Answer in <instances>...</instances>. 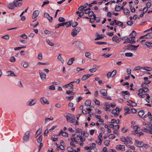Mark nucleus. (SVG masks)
Returning <instances> with one entry per match:
<instances>
[{
    "instance_id": "nucleus-44",
    "label": "nucleus",
    "mask_w": 152,
    "mask_h": 152,
    "mask_svg": "<svg viewBox=\"0 0 152 152\" xmlns=\"http://www.w3.org/2000/svg\"><path fill=\"white\" fill-rule=\"evenodd\" d=\"M80 43V42L79 41H76L75 42H73L72 43V44L73 45H74V46H77V45H79V44Z\"/></svg>"
},
{
    "instance_id": "nucleus-41",
    "label": "nucleus",
    "mask_w": 152,
    "mask_h": 152,
    "mask_svg": "<svg viewBox=\"0 0 152 152\" xmlns=\"http://www.w3.org/2000/svg\"><path fill=\"white\" fill-rule=\"evenodd\" d=\"M42 129H39L36 132V134H37V135H39L42 132Z\"/></svg>"
},
{
    "instance_id": "nucleus-30",
    "label": "nucleus",
    "mask_w": 152,
    "mask_h": 152,
    "mask_svg": "<svg viewBox=\"0 0 152 152\" xmlns=\"http://www.w3.org/2000/svg\"><path fill=\"white\" fill-rule=\"evenodd\" d=\"M125 55L126 56L128 57H131L133 55V54L131 53H125Z\"/></svg>"
},
{
    "instance_id": "nucleus-16",
    "label": "nucleus",
    "mask_w": 152,
    "mask_h": 152,
    "mask_svg": "<svg viewBox=\"0 0 152 152\" xmlns=\"http://www.w3.org/2000/svg\"><path fill=\"white\" fill-rule=\"evenodd\" d=\"M100 92L103 96H106L107 95V91L105 89H102L100 90Z\"/></svg>"
},
{
    "instance_id": "nucleus-54",
    "label": "nucleus",
    "mask_w": 152,
    "mask_h": 152,
    "mask_svg": "<svg viewBox=\"0 0 152 152\" xmlns=\"http://www.w3.org/2000/svg\"><path fill=\"white\" fill-rule=\"evenodd\" d=\"M126 71L128 75H130L131 73V69L130 68H128L126 69Z\"/></svg>"
},
{
    "instance_id": "nucleus-52",
    "label": "nucleus",
    "mask_w": 152,
    "mask_h": 152,
    "mask_svg": "<svg viewBox=\"0 0 152 152\" xmlns=\"http://www.w3.org/2000/svg\"><path fill=\"white\" fill-rule=\"evenodd\" d=\"M143 67H142L140 66H136L134 69V70H139L141 69H143Z\"/></svg>"
},
{
    "instance_id": "nucleus-55",
    "label": "nucleus",
    "mask_w": 152,
    "mask_h": 152,
    "mask_svg": "<svg viewBox=\"0 0 152 152\" xmlns=\"http://www.w3.org/2000/svg\"><path fill=\"white\" fill-rule=\"evenodd\" d=\"M106 110L107 111H110V109L109 110V109L110 107V105L106 104Z\"/></svg>"
},
{
    "instance_id": "nucleus-31",
    "label": "nucleus",
    "mask_w": 152,
    "mask_h": 152,
    "mask_svg": "<svg viewBox=\"0 0 152 152\" xmlns=\"http://www.w3.org/2000/svg\"><path fill=\"white\" fill-rule=\"evenodd\" d=\"M46 41L47 43L50 46H53L54 45V43L50 42L49 39H46Z\"/></svg>"
},
{
    "instance_id": "nucleus-36",
    "label": "nucleus",
    "mask_w": 152,
    "mask_h": 152,
    "mask_svg": "<svg viewBox=\"0 0 152 152\" xmlns=\"http://www.w3.org/2000/svg\"><path fill=\"white\" fill-rule=\"evenodd\" d=\"M77 33L73 29L71 32V35L73 37H75L77 35Z\"/></svg>"
},
{
    "instance_id": "nucleus-33",
    "label": "nucleus",
    "mask_w": 152,
    "mask_h": 152,
    "mask_svg": "<svg viewBox=\"0 0 152 152\" xmlns=\"http://www.w3.org/2000/svg\"><path fill=\"white\" fill-rule=\"evenodd\" d=\"M42 136L41 135L39 136V137L37 139V141L39 143H41L42 140Z\"/></svg>"
},
{
    "instance_id": "nucleus-26",
    "label": "nucleus",
    "mask_w": 152,
    "mask_h": 152,
    "mask_svg": "<svg viewBox=\"0 0 152 152\" xmlns=\"http://www.w3.org/2000/svg\"><path fill=\"white\" fill-rule=\"evenodd\" d=\"M65 23H62L58 24L56 26L55 28H58L59 27L61 26H64L65 25Z\"/></svg>"
},
{
    "instance_id": "nucleus-25",
    "label": "nucleus",
    "mask_w": 152,
    "mask_h": 152,
    "mask_svg": "<svg viewBox=\"0 0 152 152\" xmlns=\"http://www.w3.org/2000/svg\"><path fill=\"white\" fill-rule=\"evenodd\" d=\"M91 103V101L89 99L86 100L85 102V105L86 106H90Z\"/></svg>"
},
{
    "instance_id": "nucleus-53",
    "label": "nucleus",
    "mask_w": 152,
    "mask_h": 152,
    "mask_svg": "<svg viewBox=\"0 0 152 152\" xmlns=\"http://www.w3.org/2000/svg\"><path fill=\"white\" fill-rule=\"evenodd\" d=\"M49 88L52 90H54L55 89V87L53 85H52L49 86Z\"/></svg>"
},
{
    "instance_id": "nucleus-58",
    "label": "nucleus",
    "mask_w": 152,
    "mask_h": 152,
    "mask_svg": "<svg viewBox=\"0 0 152 152\" xmlns=\"http://www.w3.org/2000/svg\"><path fill=\"white\" fill-rule=\"evenodd\" d=\"M28 65V64L27 62H25L23 65V67L24 68H27Z\"/></svg>"
},
{
    "instance_id": "nucleus-60",
    "label": "nucleus",
    "mask_w": 152,
    "mask_h": 152,
    "mask_svg": "<svg viewBox=\"0 0 152 152\" xmlns=\"http://www.w3.org/2000/svg\"><path fill=\"white\" fill-rule=\"evenodd\" d=\"M94 15V12L93 11H90L89 12L88 15L90 17H91Z\"/></svg>"
},
{
    "instance_id": "nucleus-45",
    "label": "nucleus",
    "mask_w": 152,
    "mask_h": 152,
    "mask_svg": "<svg viewBox=\"0 0 152 152\" xmlns=\"http://www.w3.org/2000/svg\"><path fill=\"white\" fill-rule=\"evenodd\" d=\"M121 39H112L113 40L116 42L118 43L121 40Z\"/></svg>"
},
{
    "instance_id": "nucleus-43",
    "label": "nucleus",
    "mask_w": 152,
    "mask_h": 152,
    "mask_svg": "<svg viewBox=\"0 0 152 152\" xmlns=\"http://www.w3.org/2000/svg\"><path fill=\"white\" fill-rule=\"evenodd\" d=\"M10 61L11 62H14L15 61V58L14 56H12L10 57Z\"/></svg>"
},
{
    "instance_id": "nucleus-15",
    "label": "nucleus",
    "mask_w": 152,
    "mask_h": 152,
    "mask_svg": "<svg viewBox=\"0 0 152 152\" xmlns=\"http://www.w3.org/2000/svg\"><path fill=\"white\" fill-rule=\"evenodd\" d=\"M127 39V42H126V41H124V43H126L127 42H129L130 43H133L134 44L135 42V41L134 40V39Z\"/></svg>"
},
{
    "instance_id": "nucleus-37",
    "label": "nucleus",
    "mask_w": 152,
    "mask_h": 152,
    "mask_svg": "<svg viewBox=\"0 0 152 152\" xmlns=\"http://www.w3.org/2000/svg\"><path fill=\"white\" fill-rule=\"evenodd\" d=\"M73 29L76 32L78 33L80 31L81 28L80 27H78L76 28H74Z\"/></svg>"
},
{
    "instance_id": "nucleus-34",
    "label": "nucleus",
    "mask_w": 152,
    "mask_h": 152,
    "mask_svg": "<svg viewBox=\"0 0 152 152\" xmlns=\"http://www.w3.org/2000/svg\"><path fill=\"white\" fill-rule=\"evenodd\" d=\"M145 43L146 46L148 47H149V48H150V47H152V43L151 42H146Z\"/></svg>"
},
{
    "instance_id": "nucleus-64",
    "label": "nucleus",
    "mask_w": 152,
    "mask_h": 152,
    "mask_svg": "<svg viewBox=\"0 0 152 152\" xmlns=\"http://www.w3.org/2000/svg\"><path fill=\"white\" fill-rule=\"evenodd\" d=\"M148 8L146 7H144L143 9V12H144V13H145L147 11Z\"/></svg>"
},
{
    "instance_id": "nucleus-32",
    "label": "nucleus",
    "mask_w": 152,
    "mask_h": 152,
    "mask_svg": "<svg viewBox=\"0 0 152 152\" xmlns=\"http://www.w3.org/2000/svg\"><path fill=\"white\" fill-rule=\"evenodd\" d=\"M61 134L62 135L65 137H67L68 136V134L66 133V132L63 131L62 130H61Z\"/></svg>"
},
{
    "instance_id": "nucleus-38",
    "label": "nucleus",
    "mask_w": 152,
    "mask_h": 152,
    "mask_svg": "<svg viewBox=\"0 0 152 152\" xmlns=\"http://www.w3.org/2000/svg\"><path fill=\"white\" fill-rule=\"evenodd\" d=\"M51 139L53 141H55L58 139V138L57 136L53 135L51 137Z\"/></svg>"
},
{
    "instance_id": "nucleus-46",
    "label": "nucleus",
    "mask_w": 152,
    "mask_h": 152,
    "mask_svg": "<svg viewBox=\"0 0 152 152\" xmlns=\"http://www.w3.org/2000/svg\"><path fill=\"white\" fill-rule=\"evenodd\" d=\"M72 27H75L78 25V23L76 21H74L72 23Z\"/></svg>"
},
{
    "instance_id": "nucleus-12",
    "label": "nucleus",
    "mask_w": 152,
    "mask_h": 152,
    "mask_svg": "<svg viewBox=\"0 0 152 152\" xmlns=\"http://www.w3.org/2000/svg\"><path fill=\"white\" fill-rule=\"evenodd\" d=\"M115 9L116 11H119L121 9L124 10V2L123 3V5L121 7L119 6L116 5Z\"/></svg>"
},
{
    "instance_id": "nucleus-10",
    "label": "nucleus",
    "mask_w": 152,
    "mask_h": 152,
    "mask_svg": "<svg viewBox=\"0 0 152 152\" xmlns=\"http://www.w3.org/2000/svg\"><path fill=\"white\" fill-rule=\"evenodd\" d=\"M39 14V11L38 10H36L33 12L32 17L33 19H36L37 17L38 16Z\"/></svg>"
},
{
    "instance_id": "nucleus-19",
    "label": "nucleus",
    "mask_w": 152,
    "mask_h": 152,
    "mask_svg": "<svg viewBox=\"0 0 152 152\" xmlns=\"http://www.w3.org/2000/svg\"><path fill=\"white\" fill-rule=\"evenodd\" d=\"M123 145H119L116 146V148L118 150L123 151L124 149V148H123Z\"/></svg>"
},
{
    "instance_id": "nucleus-29",
    "label": "nucleus",
    "mask_w": 152,
    "mask_h": 152,
    "mask_svg": "<svg viewBox=\"0 0 152 152\" xmlns=\"http://www.w3.org/2000/svg\"><path fill=\"white\" fill-rule=\"evenodd\" d=\"M85 56L88 58L91 59V58L90 57L91 53L90 52H86L85 53Z\"/></svg>"
},
{
    "instance_id": "nucleus-47",
    "label": "nucleus",
    "mask_w": 152,
    "mask_h": 152,
    "mask_svg": "<svg viewBox=\"0 0 152 152\" xmlns=\"http://www.w3.org/2000/svg\"><path fill=\"white\" fill-rule=\"evenodd\" d=\"M58 21L60 22H63L65 21V19L64 18L60 17L58 19Z\"/></svg>"
},
{
    "instance_id": "nucleus-27",
    "label": "nucleus",
    "mask_w": 152,
    "mask_h": 152,
    "mask_svg": "<svg viewBox=\"0 0 152 152\" xmlns=\"http://www.w3.org/2000/svg\"><path fill=\"white\" fill-rule=\"evenodd\" d=\"M53 117L51 116L50 118H45V123H46L47 122L53 120Z\"/></svg>"
},
{
    "instance_id": "nucleus-7",
    "label": "nucleus",
    "mask_w": 152,
    "mask_h": 152,
    "mask_svg": "<svg viewBox=\"0 0 152 152\" xmlns=\"http://www.w3.org/2000/svg\"><path fill=\"white\" fill-rule=\"evenodd\" d=\"M45 18H47L50 22L51 23L53 21V17L50 16L48 13L45 12L44 14Z\"/></svg>"
},
{
    "instance_id": "nucleus-22",
    "label": "nucleus",
    "mask_w": 152,
    "mask_h": 152,
    "mask_svg": "<svg viewBox=\"0 0 152 152\" xmlns=\"http://www.w3.org/2000/svg\"><path fill=\"white\" fill-rule=\"evenodd\" d=\"M61 54H59V55L58 56L57 59L58 60L61 61V62L63 63L64 62V60L63 58L61 57Z\"/></svg>"
},
{
    "instance_id": "nucleus-63",
    "label": "nucleus",
    "mask_w": 152,
    "mask_h": 152,
    "mask_svg": "<svg viewBox=\"0 0 152 152\" xmlns=\"http://www.w3.org/2000/svg\"><path fill=\"white\" fill-rule=\"evenodd\" d=\"M123 22L119 21H118L116 25H117L118 26H121L123 25Z\"/></svg>"
},
{
    "instance_id": "nucleus-62",
    "label": "nucleus",
    "mask_w": 152,
    "mask_h": 152,
    "mask_svg": "<svg viewBox=\"0 0 152 152\" xmlns=\"http://www.w3.org/2000/svg\"><path fill=\"white\" fill-rule=\"evenodd\" d=\"M112 75H113L112 77L114 76L116 73V70L115 69L114 70L111 72Z\"/></svg>"
},
{
    "instance_id": "nucleus-48",
    "label": "nucleus",
    "mask_w": 152,
    "mask_h": 152,
    "mask_svg": "<svg viewBox=\"0 0 152 152\" xmlns=\"http://www.w3.org/2000/svg\"><path fill=\"white\" fill-rule=\"evenodd\" d=\"M110 141L108 140H106L104 142V144L105 145L108 146L109 145Z\"/></svg>"
},
{
    "instance_id": "nucleus-51",
    "label": "nucleus",
    "mask_w": 152,
    "mask_h": 152,
    "mask_svg": "<svg viewBox=\"0 0 152 152\" xmlns=\"http://www.w3.org/2000/svg\"><path fill=\"white\" fill-rule=\"evenodd\" d=\"M141 131H142L145 132L146 133H148V132H149V130H148V129L145 128V127H143L141 129Z\"/></svg>"
},
{
    "instance_id": "nucleus-20",
    "label": "nucleus",
    "mask_w": 152,
    "mask_h": 152,
    "mask_svg": "<svg viewBox=\"0 0 152 152\" xmlns=\"http://www.w3.org/2000/svg\"><path fill=\"white\" fill-rule=\"evenodd\" d=\"M82 133H81L80 134H78L77 135V137H79V138L80 140V141L81 142H83L85 141L86 139L84 137H83V138L82 137H82Z\"/></svg>"
},
{
    "instance_id": "nucleus-4",
    "label": "nucleus",
    "mask_w": 152,
    "mask_h": 152,
    "mask_svg": "<svg viewBox=\"0 0 152 152\" xmlns=\"http://www.w3.org/2000/svg\"><path fill=\"white\" fill-rule=\"evenodd\" d=\"M139 46V45H129L127 46H126L125 47V50H136L137 49V48Z\"/></svg>"
},
{
    "instance_id": "nucleus-18",
    "label": "nucleus",
    "mask_w": 152,
    "mask_h": 152,
    "mask_svg": "<svg viewBox=\"0 0 152 152\" xmlns=\"http://www.w3.org/2000/svg\"><path fill=\"white\" fill-rule=\"evenodd\" d=\"M137 33L134 31H132V33L130 34V37L131 38H135Z\"/></svg>"
},
{
    "instance_id": "nucleus-6",
    "label": "nucleus",
    "mask_w": 152,
    "mask_h": 152,
    "mask_svg": "<svg viewBox=\"0 0 152 152\" xmlns=\"http://www.w3.org/2000/svg\"><path fill=\"white\" fill-rule=\"evenodd\" d=\"M39 72L40 75V78L42 80H44L46 79V75L45 73L42 72V71L39 70Z\"/></svg>"
},
{
    "instance_id": "nucleus-1",
    "label": "nucleus",
    "mask_w": 152,
    "mask_h": 152,
    "mask_svg": "<svg viewBox=\"0 0 152 152\" xmlns=\"http://www.w3.org/2000/svg\"><path fill=\"white\" fill-rule=\"evenodd\" d=\"M22 4L20 2H18V0H14L13 3H10L8 4L7 7L10 9H13L15 7H18L21 6Z\"/></svg>"
},
{
    "instance_id": "nucleus-39",
    "label": "nucleus",
    "mask_w": 152,
    "mask_h": 152,
    "mask_svg": "<svg viewBox=\"0 0 152 152\" xmlns=\"http://www.w3.org/2000/svg\"><path fill=\"white\" fill-rule=\"evenodd\" d=\"M38 59L39 60H42V53H40L38 55Z\"/></svg>"
},
{
    "instance_id": "nucleus-42",
    "label": "nucleus",
    "mask_w": 152,
    "mask_h": 152,
    "mask_svg": "<svg viewBox=\"0 0 152 152\" xmlns=\"http://www.w3.org/2000/svg\"><path fill=\"white\" fill-rule=\"evenodd\" d=\"M144 147L145 148H148L150 147V146L149 145L147 144H144L143 142L142 147Z\"/></svg>"
},
{
    "instance_id": "nucleus-61",
    "label": "nucleus",
    "mask_w": 152,
    "mask_h": 152,
    "mask_svg": "<svg viewBox=\"0 0 152 152\" xmlns=\"http://www.w3.org/2000/svg\"><path fill=\"white\" fill-rule=\"evenodd\" d=\"M133 126L134 127V130H136L137 131H139V130H138V129L139 128V127L137 125H136L135 126L134 125H133Z\"/></svg>"
},
{
    "instance_id": "nucleus-9",
    "label": "nucleus",
    "mask_w": 152,
    "mask_h": 152,
    "mask_svg": "<svg viewBox=\"0 0 152 152\" xmlns=\"http://www.w3.org/2000/svg\"><path fill=\"white\" fill-rule=\"evenodd\" d=\"M40 101L42 104H49V102L45 98L42 97L40 99Z\"/></svg>"
},
{
    "instance_id": "nucleus-14",
    "label": "nucleus",
    "mask_w": 152,
    "mask_h": 152,
    "mask_svg": "<svg viewBox=\"0 0 152 152\" xmlns=\"http://www.w3.org/2000/svg\"><path fill=\"white\" fill-rule=\"evenodd\" d=\"M91 75H90L89 74L84 75H83L81 78V80L83 81L86 80L89 78Z\"/></svg>"
},
{
    "instance_id": "nucleus-35",
    "label": "nucleus",
    "mask_w": 152,
    "mask_h": 152,
    "mask_svg": "<svg viewBox=\"0 0 152 152\" xmlns=\"http://www.w3.org/2000/svg\"><path fill=\"white\" fill-rule=\"evenodd\" d=\"M144 111L143 110L140 111L138 113V115L140 117L142 116L144 114Z\"/></svg>"
},
{
    "instance_id": "nucleus-23",
    "label": "nucleus",
    "mask_w": 152,
    "mask_h": 152,
    "mask_svg": "<svg viewBox=\"0 0 152 152\" xmlns=\"http://www.w3.org/2000/svg\"><path fill=\"white\" fill-rule=\"evenodd\" d=\"M65 23V25L66 27H68L71 26L72 23V20H70L67 22H64Z\"/></svg>"
},
{
    "instance_id": "nucleus-8",
    "label": "nucleus",
    "mask_w": 152,
    "mask_h": 152,
    "mask_svg": "<svg viewBox=\"0 0 152 152\" xmlns=\"http://www.w3.org/2000/svg\"><path fill=\"white\" fill-rule=\"evenodd\" d=\"M135 144L138 147H142L143 142L142 141H139L137 140H135Z\"/></svg>"
},
{
    "instance_id": "nucleus-2",
    "label": "nucleus",
    "mask_w": 152,
    "mask_h": 152,
    "mask_svg": "<svg viewBox=\"0 0 152 152\" xmlns=\"http://www.w3.org/2000/svg\"><path fill=\"white\" fill-rule=\"evenodd\" d=\"M66 118L67 121L70 123H72L74 125L78 124L77 121L76 120H75V117L74 116H69L68 115L66 116Z\"/></svg>"
},
{
    "instance_id": "nucleus-5",
    "label": "nucleus",
    "mask_w": 152,
    "mask_h": 152,
    "mask_svg": "<svg viewBox=\"0 0 152 152\" xmlns=\"http://www.w3.org/2000/svg\"><path fill=\"white\" fill-rule=\"evenodd\" d=\"M120 109L118 107H117L115 109L113 110L112 113L115 115H118L119 114Z\"/></svg>"
},
{
    "instance_id": "nucleus-28",
    "label": "nucleus",
    "mask_w": 152,
    "mask_h": 152,
    "mask_svg": "<svg viewBox=\"0 0 152 152\" xmlns=\"http://www.w3.org/2000/svg\"><path fill=\"white\" fill-rule=\"evenodd\" d=\"M143 69L147 71H151L152 70V69L151 67H148L147 66L143 67Z\"/></svg>"
},
{
    "instance_id": "nucleus-57",
    "label": "nucleus",
    "mask_w": 152,
    "mask_h": 152,
    "mask_svg": "<svg viewBox=\"0 0 152 152\" xmlns=\"http://www.w3.org/2000/svg\"><path fill=\"white\" fill-rule=\"evenodd\" d=\"M84 9H85L84 6L83 5H82L79 7L78 10L79 11H81Z\"/></svg>"
},
{
    "instance_id": "nucleus-17",
    "label": "nucleus",
    "mask_w": 152,
    "mask_h": 152,
    "mask_svg": "<svg viewBox=\"0 0 152 152\" xmlns=\"http://www.w3.org/2000/svg\"><path fill=\"white\" fill-rule=\"evenodd\" d=\"M75 58L73 57L72 58L70 59H69L67 62V64L68 65H71L73 62L75 60Z\"/></svg>"
},
{
    "instance_id": "nucleus-13",
    "label": "nucleus",
    "mask_w": 152,
    "mask_h": 152,
    "mask_svg": "<svg viewBox=\"0 0 152 152\" xmlns=\"http://www.w3.org/2000/svg\"><path fill=\"white\" fill-rule=\"evenodd\" d=\"M29 137V132H27L25 133V134L23 137V140H28Z\"/></svg>"
},
{
    "instance_id": "nucleus-50",
    "label": "nucleus",
    "mask_w": 152,
    "mask_h": 152,
    "mask_svg": "<svg viewBox=\"0 0 152 152\" xmlns=\"http://www.w3.org/2000/svg\"><path fill=\"white\" fill-rule=\"evenodd\" d=\"M129 13V11L128 10L127 8H125L124 9V14H128Z\"/></svg>"
},
{
    "instance_id": "nucleus-3",
    "label": "nucleus",
    "mask_w": 152,
    "mask_h": 152,
    "mask_svg": "<svg viewBox=\"0 0 152 152\" xmlns=\"http://www.w3.org/2000/svg\"><path fill=\"white\" fill-rule=\"evenodd\" d=\"M132 138L129 137L126 138L124 137V144L127 146H129L130 144L133 143Z\"/></svg>"
},
{
    "instance_id": "nucleus-49",
    "label": "nucleus",
    "mask_w": 152,
    "mask_h": 152,
    "mask_svg": "<svg viewBox=\"0 0 152 152\" xmlns=\"http://www.w3.org/2000/svg\"><path fill=\"white\" fill-rule=\"evenodd\" d=\"M94 101L95 102V103L96 104L99 105L100 104V102L99 101L97 100L96 99H94Z\"/></svg>"
},
{
    "instance_id": "nucleus-24",
    "label": "nucleus",
    "mask_w": 152,
    "mask_h": 152,
    "mask_svg": "<svg viewBox=\"0 0 152 152\" xmlns=\"http://www.w3.org/2000/svg\"><path fill=\"white\" fill-rule=\"evenodd\" d=\"M7 75L8 76H15L16 75L14 74V72L12 71H8L7 72Z\"/></svg>"
},
{
    "instance_id": "nucleus-56",
    "label": "nucleus",
    "mask_w": 152,
    "mask_h": 152,
    "mask_svg": "<svg viewBox=\"0 0 152 152\" xmlns=\"http://www.w3.org/2000/svg\"><path fill=\"white\" fill-rule=\"evenodd\" d=\"M76 131H77V132L76 133V134H78V133H79V134H80L81 133H82L81 132H82V130L81 129H77V130H76Z\"/></svg>"
},
{
    "instance_id": "nucleus-40",
    "label": "nucleus",
    "mask_w": 152,
    "mask_h": 152,
    "mask_svg": "<svg viewBox=\"0 0 152 152\" xmlns=\"http://www.w3.org/2000/svg\"><path fill=\"white\" fill-rule=\"evenodd\" d=\"M95 43L99 45L106 44H107L106 42H95Z\"/></svg>"
},
{
    "instance_id": "nucleus-21",
    "label": "nucleus",
    "mask_w": 152,
    "mask_h": 152,
    "mask_svg": "<svg viewBox=\"0 0 152 152\" xmlns=\"http://www.w3.org/2000/svg\"><path fill=\"white\" fill-rule=\"evenodd\" d=\"M36 102L37 101L35 99H32L30 102H29L28 105L30 106L34 105L36 103Z\"/></svg>"
},
{
    "instance_id": "nucleus-11",
    "label": "nucleus",
    "mask_w": 152,
    "mask_h": 152,
    "mask_svg": "<svg viewBox=\"0 0 152 152\" xmlns=\"http://www.w3.org/2000/svg\"><path fill=\"white\" fill-rule=\"evenodd\" d=\"M143 37L145 38H152V32H150L144 36H141L140 38H143Z\"/></svg>"
},
{
    "instance_id": "nucleus-59",
    "label": "nucleus",
    "mask_w": 152,
    "mask_h": 152,
    "mask_svg": "<svg viewBox=\"0 0 152 152\" xmlns=\"http://www.w3.org/2000/svg\"><path fill=\"white\" fill-rule=\"evenodd\" d=\"M151 5V4L150 2H148L146 4V7H147L148 8H150Z\"/></svg>"
}]
</instances>
